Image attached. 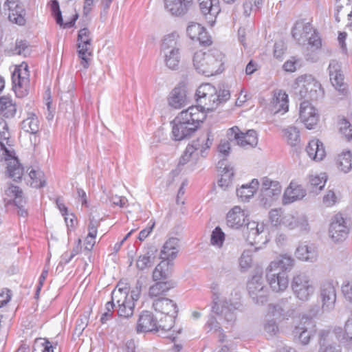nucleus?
Masks as SVG:
<instances>
[{"label":"nucleus","mask_w":352,"mask_h":352,"mask_svg":"<svg viewBox=\"0 0 352 352\" xmlns=\"http://www.w3.org/2000/svg\"><path fill=\"white\" fill-rule=\"evenodd\" d=\"M289 299H292L291 297L289 298H283L277 304H270L269 305V312L274 316H280L283 314L285 310L282 306L283 301H287Z\"/></svg>","instance_id":"nucleus-53"},{"label":"nucleus","mask_w":352,"mask_h":352,"mask_svg":"<svg viewBox=\"0 0 352 352\" xmlns=\"http://www.w3.org/2000/svg\"><path fill=\"white\" fill-rule=\"evenodd\" d=\"M225 240V234L220 227H216L212 231L210 238L211 244L221 247Z\"/></svg>","instance_id":"nucleus-52"},{"label":"nucleus","mask_w":352,"mask_h":352,"mask_svg":"<svg viewBox=\"0 0 352 352\" xmlns=\"http://www.w3.org/2000/svg\"><path fill=\"white\" fill-rule=\"evenodd\" d=\"M284 135L287 143L292 146H296L300 142V131L295 126H288L283 130Z\"/></svg>","instance_id":"nucleus-45"},{"label":"nucleus","mask_w":352,"mask_h":352,"mask_svg":"<svg viewBox=\"0 0 352 352\" xmlns=\"http://www.w3.org/2000/svg\"><path fill=\"white\" fill-rule=\"evenodd\" d=\"M329 236L336 242L342 241L348 235L349 229L342 217L336 214L329 227Z\"/></svg>","instance_id":"nucleus-20"},{"label":"nucleus","mask_w":352,"mask_h":352,"mask_svg":"<svg viewBox=\"0 0 352 352\" xmlns=\"http://www.w3.org/2000/svg\"><path fill=\"white\" fill-rule=\"evenodd\" d=\"M215 87L210 83H206L199 87L196 92V96H197L198 100L201 98H208L210 102H215Z\"/></svg>","instance_id":"nucleus-40"},{"label":"nucleus","mask_w":352,"mask_h":352,"mask_svg":"<svg viewBox=\"0 0 352 352\" xmlns=\"http://www.w3.org/2000/svg\"><path fill=\"white\" fill-rule=\"evenodd\" d=\"M264 330L270 336L276 335L278 332V327L274 320H267L264 324Z\"/></svg>","instance_id":"nucleus-61"},{"label":"nucleus","mask_w":352,"mask_h":352,"mask_svg":"<svg viewBox=\"0 0 352 352\" xmlns=\"http://www.w3.org/2000/svg\"><path fill=\"white\" fill-rule=\"evenodd\" d=\"M339 131L346 138V140H352V125L345 118L340 120Z\"/></svg>","instance_id":"nucleus-50"},{"label":"nucleus","mask_w":352,"mask_h":352,"mask_svg":"<svg viewBox=\"0 0 352 352\" xmlns=\"http://www.w3.org/2000/svg\"><path fill=\"white\" fill-rule=\"evenodd\" d=\"M25 10L23 7L18 8L14 11H11L8 14V19L12 23H15L19 25H24L26 20L25 19Z\"/></svg>","instance_id":"nucleus-46"},{"label":"nucleus","mask_w":352,"mask_h":352,"mask_svg":"<svg viewBox=\"0 0 352 352\" xmlns=\"http://www.w3.org/2000/svg\"><path fill=\"white\" fill-rule=\"evenodd\" d=\"M272 105L276 109L275 113H278L280 111L286 112L288 111V96L285 92L279 90L274 94V97L272 102Z\"/></svg>","instance_id":"nucleus-39"},{"label":"nucleus","mask_w":352,"mask_h":352,"mask_svg":"<svg viewBox=\"0 0 352 352\" xmlns=\"http://www.w3.org/2000/svg\"><path fill=\"white\" fill-rule=\"evenodd\" d=\"M312 48L313 50H311L309 47H307L304 51V56L307 61L316 63L319 60V56L316 52L317 50L315 47Z\"/></svg>","instance_id":"nucleus-62"},{"label":"nucleus","mask_w":352,"mask_h":352,"mask_svg":"<svg viewBox=\"0 0 352 352\" xmlns=\"http://www.w3.org/2000/svg\"><path fill=\"white\" fill-rule=\"evenodd\" d=\"M283 216L280 210L272 209L269 212L270 220L274 226H278L282 223L281 218Z\"/></svg>","instance_id":"nucleus-60"},{"label":"nucleus","mask_w":352,"mask_h":352,"mask_svg":"<svg viewBox=\"0 0 352 352\" xmlns=\"http://www.w3.org/2000/svg\"><path fill=\"white\" fill-rule=\"evenodd\" d=\"M51 10L54 14V16L56 19V23L63 26L64 28H72L76 23V21L78 19V14H76L74 18L69 21L63 23L61 12L59 8V3L57 0H52L51 1Z\"/></svg>","instance_id":"nucleus-37"},{"label":"nucleus","mask_w":352,"mask_h":352,"mask_svg":"<svg viewBox=\"0 0 352 352\" xmlns=\"http://www.w3.org/2000/svg\"><path fill=\"white\" fill-rule=\"evenodd\" d=\"M306 151L309 157L316 161L322 160L325 156V150L322 142L318 140L309 141Z\"/></svg>","instance_id":"nucleus-30"},{"label":"nucleus","mask_w":352,"mask_h":352,"mask_svg":"<svg viewBox=\"0 0 352 352\" xmlns=\"http://www.w3.org/2000/svg\"><path fill=\"white\" fill-rule=\"evenodd\" d=\"M282 224L293 230L298 228L301 231H307L309 229V224L305 216H294L292 214H284L282 218Z\"/></svg>","instance_id":"nucleus-23"},{"label":"nucleus","mask_w":352,"mask_h":352,"mask_svg":"<svg viewBox=\"0 0 352 352\" xmlns=\"http://www.w3.org/2000/svg\"><path fill=\"white\" fill-rule=\"evenodd\" d=\"M152 307L155 311L165 315L167 324H162L160 327L165 330H172L174 333L175 330H173V328L174 327L175 319L178 313L177 304L173 300L168 298H157L153 300Z\"/></svg>","instance_id":"nucleus-6"},{"label":"nucleus","mask_w":352,"mask_h":352,"mask_svg":"<svg viewBox=\"0 0 352 352\" xmlns=\"http://www.w3.org/2000/svg\"><path fill=\"white\" fill-rule=\"evenodd\" d=\"M299 118L308 129H313L319 120L317 110L308 100H304L300 103Z\"/></svg>","instance_id":"nucleus-16"},{"label":"nucleus","mask_w":352,"mask_h":352,"mask_svg":"<svg viewBox=\"0 0 352 352\" xmlns=\"http://www.w3.org/2000/svg\"><path fill=\"white\" fill-rule=\"evenodd\" d=\"M199 9L206 22L212 26L221 11L219 0H198Z\"/></svg>","instance_id":"nucleus-17"},{"label":"nucleus","mask_w":352,"mask_h":352,"mask_svg":"<svg viewBox=\"0 0 352 352\" xmlns=\"http://www.w3.org/2000/svg\"><path fill=\"white\" fill-rule=\"evenodd\" d=\"M320 298L322 302L323 311H330L334 309L336 300V292L331 282L327 281L322 283L320 287Z\"/></svg>","instance_id":"nucleus-18"},{"label":"nucleus","mask_w":352,"mask_h":352,"mask_svg":"<svg viewBox=\"0 0 352 352\" xmlns=\"http://www.w3.org/2000/svg\"><path fill=\"white\" fill-rule=\"evenodd\" d=\"M205 118V113L199 107L192 106L182 111L171 122L173 140L181 141L190 138Z\"/></svg>","instance_id":"nucleus-1"},{"label":"nucleus","mask_w":352,"mask_h":352,"mask_svg":"<svg viewBox=\"0 0 352 352\" xmlns=\"http://www.w3.org/2000/svg\"><path fill=\"white\" fill-rule=\"evenodd\" d=\"M227 137L230 142L236 141V144L243 148H253L258 144L257 133L253 129L243 133L235 126L227 131Z\"/></svg>","instance_id":"nucleus-10"},{"label":"nucleus","mask_w":352,"mask_h":352,"mask_svg":"<svg viewBox=\"0 0 352 352\" xmlns=\"http://www.w3.org/2000/svg\"><path fill=\"white\" fill-rule=\"evenodd\" d=\"M235 308L231 303L227 301L217 302L214 301L212 311L219 317V319L223 320L228 324L232 325L235 320Z\"/></svg>","instance_id":"nucleus-19"},{"label":"nucleus","mask_w":352,"mask_h":352,"mask_svg":"<svg viewBox=\"0 0 352 352\" xmlns=\"http://www.w3.org/2000/svg\"><path fill=\"white\" fill-rule=\"evenodd\" d=\"M258 181L256 179L252 180L250 184H243L236 190V195L242 201H248L252 198L258 187Z\"/></svg>","instance_id":"nucleus-33"},{"label":"nucleus","mask_w":352,"mask_h":352,"mask_svg":"<svg viewBox=\"0 0 352 352\" xmlns=\"http://www.w3.org/2000/svg\"><path fill=\"white\" fill-rule=\"evenodd\" d=\"M246 217L244 210L239 206H234L227 214L226 223L230 228L238 229L245 224Z\"/></svg>","instance_id":"nucleus-24"},{"label":"nucleus","mask_w":352,"mask_h":352,"mask_svg":"<svg viewBox=\"0 0 352 352\" xmlns=\"http://www.w3.org/2000/svg\"><path fill=\"white\" fill-rule=\"evenodd\" d=\"M212 137L211 133L208 131L189 143L179 160V165H184L190 160L195 163L199 156L205 157L206 151L208 150L212 144Z\"/></svg>","instance_id":"nucleus-4"},{"label":"nucleus","mask_w":352,"mask_h":352,"mask_svg":"<svg viewBox=\"0 0 352 352\" xmlns=\"http://www.w3.org/2000/svg\"><path fill=\"white\" fill-rule=\"evenodd\" d=\"M163 319L159 320L155 317L153 314L149 311H143L139 316L136 330L138 333H146L151 331L159 332L168 331L160 325L162 324Z\"/></svg>","instance_id":"nucleus-11"},{"label":"nucleus","mask_w":352,"mask_h":352,"mask_svg":"<svg viewBox=\"0 0 352 352\" xmlns=\"http://www.w3.org/2000/svg\"><path fill=\"white\" fill-rule=\"evenodd\" d=\"M291 288L296 297L302 302L309 300L315 291L311 279L304 272H300L294 276Z\"/></svg>","instance_id":"nucleus-8"},{"label":"nucleus","mask_w":352,"mask_h":352,"mask_svg":"<svg viewBox=\"0 0 352 352\" xmlns=\"http://www.w3.org/2000/svg\"><path fill=\"white\" fill-rule=\"evenodd\" d=\"M215 102H212L213 105L217 107L219 104L223 103L228 100L230 98V94L228 90L223 89L220 90L218 94L215 93Z\"/></svg>","instance_id":"nucleus-58"},{"label":"nucleus","mask_w":352,"mask_h":352,"mask_svg":"<svg viewBox=\"0 0 352 352\" xmlns=\"http://www.w3.org/2000/svg\"><path fill=\"white\" fill-rule=\"evenodd\" d=\"M203 28L204 27H202L200 24L197 23H192L187 27L186 32L188 36L192 40H196L199 33L202 31Z\"/></svg>","instance_id":"nucleus-54"},{"label":"nucleus","mask_w":352,"mask_h":352,"mask_svg":"<svg viewBox=\"0 0 352 352\" xmlns=\"http://www.w3.org/2000/svg\"><path fill=\"white\" fill-rule=\"evenodd\" d=\"M30 177L32 179L31 186L34 188H42L46 184L44 173L40 170L32 169L29 173Z\"/></svg>","instance_id":"nucleus-47"},{"label":"nucleus","mask_w":352,"mask_h":352,"mask_svg":"<svg viewBox=\"0 0 352 352\" xmlns=\"http://www.w3.org/2000/svg\"><path fill=\"white\" fill-rule=\"evenodd\" d=\"M322 92L321 85L317 80L311 79L300 88L299 96L300 99L305 98V100H316L322 97Z\"/></svg>","instance_id":"nucleus-21"},{"label":"nucleus","mask_w":352,"mask_h":352,"mask_svg":"<svg viewBox=\"0 0 352 352\" xmlns=\"http://www.w3.org/2000/svg\"><path fill=\"white\" fill-rule=\"evenodd\" d=\"M316 332L314 321L307 317L302 318L299 324L295 327L293 333L302 344L306 345Z\"/></svg>","instance_id":"nucleus-15"},{"label":"nucleus","mask_w":352,"mask_h":352,"mask_svg":"<svg viewBox=\"0 0 352 352\" xmlns=\"http://www.w3.org/2000/svg\"><path fill=\"white\" fill-rule=\"evenodd\" d=\"M173 263L163 260L155 267L153 272V280L154 281L157 280H168L171 272L168 270L169 265L173 266Z\"/></svg>","instance_id":"nucleus-35"},{"label":"nucleus","mask_w":352,"mask_h":352,"mask_svg":"<svg viewBox=\"0 0 352 352\" xmlns=\"http://www.w3.org/2000/svg\"><path fill=\"white\" fill-rule=\"evenodd\" d=\"M128 287H119L111 293L113 300L117 304L118 315L123 318H129L133 316L135 305V300L129 296Z\"/></svg>","instance_id":"nucleus-7"},{"label":"nucleus","mask_w":352,"mask_h":352,"mask_svg":"<svg viewBox=\"0 0 352 352\" xmlns=\"http://www.w3.org/2000/svg\"><path fill=\"white\" fill-rule=\"evenodd\" d=\"M157 250L155 246L148 247L144 254L140 255L136 262V267L140 270H144L151 267L155 258V254Z\"/></svg>","instance_id":"nucleus-28"},{"label":"nucleus","mask_w":352,"mask_h":352,"mask_svg":"<svg viewBox=\"0 0 352 352\" xmlns=\"http://www.w3.org/2000/svg\"><path fill=\"white\" fill-rule=\"evenodd\" d=\"M351 157L352 155L349 151L342 152L339 155L337 159L338 168L345 173L349 172L352 168Z\"/></svg>","instance_id":"nucleus-44"},{"label":"nucleus","mask_w":352,"mask_h":352,"mask_svg":"<svg viewBox=\"0 0 352 352\" xmlns=\"http://www.w3.org/2000/svg\"><path fill=\"white\" fill-rule=\"evenodd\" d=\"M179 35L173 32L164 36L162 44L161 52H168L172 50H180V45L178 43Z\"/></svg>","instance_id":"nucleus-38"},{"label":"nucleus","mask_w":352,"mask_h":352,"mask_svg":"<svg viewBox=\"0 0 352 352\" xmlns=\"http://www.w3.org/2000/svg\"><path fill=\"white\" fill-rule=\"evenodd\" d=\"M162 53L163 54L166 65L171 69H177L181 58L180 50H172Z\"/></svg>","instance_id":"nucleus-42"},{"label":"nucleus","mask_w":352,"mask_h":352,"mask_svg":"<svg viewBox=\"0 0 352 352\" xmlns=\"http://www.w3.org/2000/svg\"><path fill=\"white\" fill-rule=\"evenodd\" d=\"M305 196V191L300 186H294L291 183L289 186L285 190L283 195L284 204H291L296 200L302 199Z\"/></svg>","instance_id":"nucleus-31"},{"label":"nucleus","mask_w":352,"mask_h":352,"mask_svg":"<svg viewBox=\"0 0 352 352\" xmlns=\"http://www.w3.org/2000/svg\"><path fill=\"white\" fill-rule=\"evenodd\" d=\"M294 265V259L289 255H280L271 262L266 270V278L273 291H284L288 287V278L284 271H289Z\"/></svg>","instance_id":"nucleus-2"},{"label":"nucleus","mask_w":352,"mask_h":352,"mask_svg":"<svg viewBox=\"0 0 352 352\" xmlns=\"http://www.w3.org/2000/svg\"><path fill=\"white\" fill-rule=\"evenodd\" d=\"M234 177V171H231L230 173H224L221 174V177L218 181V185L226 189L230 184L232 177Z\"/></svg>","instance_id":"nucleus-59"},{"label":"nucleus","mask_w":352,"mask_h":352,"mask_svg":"<svg viewBox=\"0 0 352 352\" xmlns=\"http://www.w3.org/2000/svg\"><path fill=\"white\" fill-rule=\"evenodd\" d=\"M327 182V177L325 175L322 176H310L307 188L310 192L313 193H318L325 186Z\"/></svg>","instance_id":"nucleus-43"},{"label":"nucleus","mask_w":352,"mask_h":352,"mask_svg":"<svg viewBox=\"0 0 352 352\" xmlns=\"http://www.w3.org/2000/svg\"><path fill=\"white\" fill-rule=\"evenodd\" d=\"M90 34V31L86 28L80 29L78 34L77 47L78 50V57L82 60L81 65L84 68L88 67V56L92 54Z\"/></svg>","instance_id":"nucleus-12"},{"label":"nucleus","mask_w":352,"mask_h":352,"mask_svg":"<svg viewBox=\"0 0 352 352\" xmlns=\"http://www.w3.org/2000/svg\"><path fill=\"white\" fill-rule=\"evenodd\" d=\"M229 142V139L228 140H221L218 146V151L224 157H226L230 151V144Z\"/></svg>","instance_id":"nucleus-63"},{"label":"nucleus","mask_w":352,"mask_h":352,"mask_svg":"<svg viewBox=\"0 0 352 352\" xmlns=\"http://www.w3.org/2000/svg\"><path fill=\"white\" fill-rule=\"evenodd\" d=\"M248 290L250 297L256 304H263L267 301V289L263 285L261 274L252 276L248 283Z\"/></svg>","instance_id":"nucleus-14"},{"label":"nucleus","mask_w":352,"mask_h":352,"mask_svg":"<svg viewBox=\"0 0 352 352\" xmlns=\"http://www.w3.org/2000/svg\"><path fill=\"white\" fill-rule=\"evenodd\" d=\"M52 344L45 338L35 340L32 352H53Z\"/></svg>","instance_id":"nucleus-49"},{"label":"nucleus","mask_w":352,"mask_h":352,"mask_svg":"<svg viewBox=\"0 0 352 352\" xmlns=\"http://www.w3.org/2000/svg\"><path fill=\"white\" fill-rule=\"evenodd\" d=\"M223 58L222 53L217 50L198 51L193 56V65L199 73L211 76L223 71Z\"/></svg>","instance_id":"nucleus-3"},{"label":"nucleus","mask_w":352,"mask_h":352,"mask_svg":"<svg viewBox=\"0 0 352 352\" xmlns=\"http://www.w3.org/2000/svg\"><path fill=\"white\" fill-rule=\"evenodd\" d=\"M318 352H340V348L339 346H335L333 344H326L324 343V340L322 342L321 338Z\"/></svg>","instance_id":"nucleus-64"},{"label":"nucleus","mask_w":352,"mask_h":352,"mask_svg":"<svg viewBox=\"0 0 352 352\" xmlns=\"http://www.w3.org/2000/svg\"><path fill=\"white\" fill-rule=\"evenodd\" d=\"M178 248V239L175 237L170 238L165 242L162 250H161V258L173 262V260L177 257L179 252Z\"/></svg>","instance_id":"nucleus-27"},{"label":"nucleus","mask_w":352,"mask_h":352,"mask_svg":"<svg viewBox=\"0 0 352 352\" xmlns=\"http://www.w3.org/2000/svg\"><path fill=\"white\" fill-rule=\"evenodd\" d=\"M281 193V186L277 181H273L267 177L262 179L260 194V202L265 208H268L276 201Z\"/></svg>","instance_id":"nucleus-9"},{"label":"nucleus","mask_w":352,"mask_h":352,"mask_svg":"<svg viewBox=\"0 0 352 352\" xmlns=\"http://www.w3.org/2000/svg\"><path fill=\"white\" fill-rule=\"evenodd\" d=\"M328 70L332 85L340 91L345 90L344 76L341 72V67L339 63L336 60H331Z\"/></svg>","instance_id":"nucleus-22"},{"label":"nucleus","mask_w":352,"mask_h":352,"mask_svg":"<svg viewBox=\"0 0 352 352\" xmlns=\"http://www.w3.org/2000/svg\"><path fill=\"white\" fill-rule=\"evenodd\" d=\"M337 339L342 344L352 346V319H349L344 325V329L338 327L334 330Z\"/></svg>","instance_id":"nucleus-34"},{"label":"nucleus","mask_w":352,"mask_h":352,"mask_svg":"<svg viewBox=\"0 0 352 352\" xmlns=\"http://www.w3.org/2000/svg\"><path fill=\"white\" fill-rule=\"evenodd\" d=\"M16 112V104L8 96L0 98V115L10 118H13Z\"/></svg>","instance_id":"nucleus-36"},{"label":"nucleus","mask_w":352,"mask_h":352,"mask_svg":"<svg viewBox=\"0 0 352 352\" xmlns=\"http://www.w3.org/2000/svg\"><path fill=\"white\" fill-rule=\"evenodd\" d=\"M21 129L31 134H36L39 131V121L38 117L34 114L30 113L29 116L23 120L21 124Z\"/></svg>","instance_id":"nucleus-41"},{"label":"nucleus","mask_w":352,"mask_h":352,"mask_svg":"<svg viewBox=\"0 0 352 352\" xmlns=\"http://www.w3.org/2000/svg\"><path fill=\"white\" fill-rule=\"evenodd\" d=\"M192 2V0H164L166 9L175 16L186 14Z\"/></svg>","instance_id":"nucleus-25"},{"label":"nucleus","mask_w":352,"mask_h":352,"mask_svg":"<svg viewBox=\"0 0 352 352\" xmlns=\"http://www.w3.org/2000/svg\"><path fill=\"white\" fill-rule=\"evenodd\" d=\"M296 256L300 260L314 262L318 253L314 245L301 244L296 249Z\"/></svg>","instance_id":"nucleus-29"},{"label":"nucleus","mask_w":352,"mask_h":352,"mask_svg":"<svg viewBox=\"0 0 352 352\" xmlns=\"http://www.w3.org/2000/svg\"><path fill=\"white\" fill-rule=\"evenodd\" d=\"M247 229L248 230V239H253L255 243L258 242L256 237L264 231V225L258 224L256 222L248 223Z\"/></svg>","instance_id":"nucleus-48"},{"label":"nucleus","mask_w":352,"mask_h":352,"mask_svg":"<svg viewBox=\"0 0 352 352\" xmlns=\"http://www.w3.org/2000/svg\"><path fill=\"white\" fill-rule=\"evenodd\" d=\"M169 104L175 109H180L186 103V94L184 88L175 87L168 98Z\"/></svg>","instance_id":"nucleus-32"},{"label":"nucleus","mask_w":352,"mask_h":352,"mask_svg":"<svg viewBox=\"0 0 352 352\" xmlns=\"http://www.w3.org/2000/svg\"><path fill=\"white\" fill-rule=\"evenodd\" d=\"M7 171L9 177L15 182L21 179L23 173V168L17 162H14L13 164H9Z\"/></svg>","instance_id":"nucleus-51"},{"label":"nucleus","mask_w":352,"mask_h":352,"mask_svg":"<svg viewBox=\"0 0 352 352\" xmlns=\"http://www.w3.org/2000/svg\"><path fill=\"white\" fill-rule=\"evenodd\" d=\"M28 66L23 69H16L12 75L13 89L19 98H23L28 94L30 88V79L28 78Z\"/></svg>","instance_id":"nucleus-13"},{"label":"nucleus","mask_w":352,"mask_h":352,"mask_svg":"<svg viewBox=\"0 0 352 352\" xmlns=\"http://www.w3.org/2000/svg\"><path fill=\"white\" fill-rule=\"evenodd\" d=\"M150 286L148 289V296L151 298H162L161 296L165 295L170 289L175 287V282L173 280H157Z\"/></svg>","instance_id":"nucleus-26"},{"label":"nucleus","mask_w":352,"mask_h":352,"mask_svg":"<svg viewBox=\"0 0 352 352\" xmlns=\"http://www.w3.org/2000/svg\"><path fill=\"white\" fill-rule=\"evenodd\" d=\"M293 38L299 44L305 45L307 42L309 47L319 50L322 41L317 31L310 23L298 21L294 25L292 31Z\"/></svg>","instance_id":"nucleus-5"},{"label":"nucleus","mask_w":352,"mask_h":352,"mask_svg":"<svg viewBox=\"0 0 352 352\" xmlns=\"http://www.w3.org/2000/svg\"><path fill=\"white\" fill-rule=\"evenodd\" d=\"M100 225V221L93 216L89 217V223L88 225V238L95 239L97 234V229Z\"/></svg>","instance_id":"nucleus-56"},{"label":"nucleus","mask_w":352,"mask_h":352,"mask_svg":"<svg viewBox=\"0 0 352 352\" xmlns=\"http://www.w3.org/2000/svg\"><path fill=\"white\" fill-rule=\"evenodd\" d=\"M252 262L251 254L250 251H244L240 258H239V265L241 270H247L249 267H250Z\"/></svg>","instance_id":"nucleus-55"},{"label":"nucleus","mask_w":352,"mask_h":352,"mask_svg":"<svg viewBox=\"0 0 352 352\" xmlns=\"http://www.w3.org/2000/svg\"><path fill=\"white\" fill-rule=\"evenodd\" d=\"M28 43L25 40H16L14 53L16 54L26 56L29 53Z\"/></svg>","instance_id":"nucleus-57"}]
</instances>
